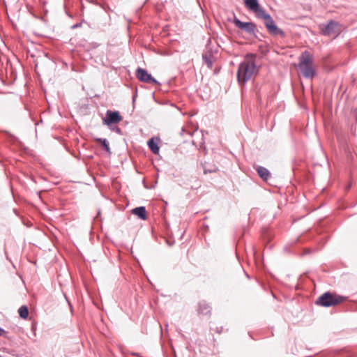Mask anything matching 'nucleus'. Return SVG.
Listing matches in <instances>:
<instances>
[{"label":"nucleus","instance_id":"0eeeda50","mask_svg":"<svg viewBox=\"0 0 357 357\" xmlns=\"http://www.w3.org/2000/svg\"><path fill=\"white\" fill-rule=\"evenodd\" d=\"M123 119L119 112L117 111L107 110L106 116L103 119L105 124L109 126L119 123Z\"/></svg>","mask_w":357,"mask_h":357},{"label":"nucleus","instance_id":"423d86ee","mask_svg":"<svg viewBox=\"0 0 357 357\" xmlns=\"http://www.w3.org/2000/svg\"><path fill=\"white\" fill-rule=\"evenodd\" d=\"M234 24L238 29L244 31L249 34H255L256 31V25L252 22H243L236 17H234L233 20Z\"/></svg>","mask_w":357,"mask_h":357},{"label":"nucleus","instance_id":"f8f14e48","mask_svg":"<svg viewBox=\"0 0 357 357\" xmlns=\"http://www.w3.org/2000/svg\"><path fill=\"white\" fill-rule=\"evenodd\" d=\"M148 146L150 149V150L154 153V154H158L160 148L158 145V143L155 142L153 139V138H151L149 139L147 142Z\"/></svg>","mask_w":357,"mask_h":357},{"label":"nucleus","instance_id":"2eb2a0df","mask_svg":"<svg viewBox=\"0 0 357 357\" xmlns=\"http://www.w3.org/2000/svg\"><path fill=\"white\" fill-rule=\"evenodd\" d=\"M96 140L103 146V148L107 152H110L109 143L106 139L97 138Z\"/></svg>","mask_w":357,"mask_h":357},{"label":"nucleus","instance_id":"4468645a","mask_svg":"<svg viewBox=\"0 0 357 357\" xmlns=\"http://www.w3.org/2000/svg\"><path fill=\"white\" fill-rule=\"evenodd\" d=\"M19 314L22 319H26L29 316L28 307L25 305L21 306L18 310Z\"/></svg>","mask_w":357,"mask_h":357},{"label":"nucleus","instance_id":"9d476101","mask_svg":"<svg viewBox=\"0 0 357 357\" xmlns=\"http://www.w3.org/2000/svg\"><path fill=\"white\" fill-rule=\"evenodd\" d=\"M257 172L259 176L264 181H267L271 176L269 171L264 167L258 166Z\"/></svg>","mask_w":357,"mask_h":357},{"label":"nucleus","instance_id":"20e7f679","mask_svg":"<svg viewBox=\"0 0 357 357\" xmlns=\"http://www.w3.org/2000/svg\"><path fill=\"white\" fill-rule=\"evenodd\" d=\"M345 300L346 297L327 291L321 294L317 298L315 303L320 306L328 307L339 305L343 303Z\"/></svg>","mask_w":357,"mask_h":357},{"label":"nucleus","instance_id":"ddd939ff","mask_svg":"<svg viewBox=\"0 0 357 357\" xmlns=\"http://www.w3.org/2000/svg\"><path fill=\"white\" fill-rule=\"evenodd\" d=\"M199 311L202 314H207L210 312L211 307L208 304H206L205 303H199Z\"/></svg>","mask_w":357,"mask_h":357},{"label":"nucleus","instance_id":"f257e3e1","mask_svg":"<svg viewBox=\"0 0 357 357\" xmlns=\"http://www.w3.org/2000/svg\"><path fill=\"white\" fill-rule=\"evenodd\" d=\"M244 3L245 6L254 13L257 17L264 20V25L270 34L284 37V32L276 26L271 16L265 12L257 0H245Z\"/></svg>","mask_w":357,"mask_h":357},{"label":"nucleus","instance_id":"7ed1b4c3","mask_svg":"<svg viewBox=\"0 0 357 357\" xmlns=\"http://www.w3.org/2000/svg\"><path fill=\"white\" fill-rule=\"evenodd\" d=\"M298 60V67L303 76L305 78H312L316 74L312 54L308 51H305L301 54Z\"/></svg>","mask_w":357,"mask_h":357},{"label":"nucleus","instance_id":"f3484780","mask_svg":"<svg viewBox=\"0 0 357 357\" xmlns=\"http://www.w3.org/2000/svg\"><path fill=\"white\" fill-rule=\"evenodd\" d=\"M6 331L3 328H0V336L4 335Z\"/></svg>","mask_w":357,"mask_h":357},{"label":"nucleus","instance_id":"6e6552de","mask_svg":"<svg viewBox=\"0 0 357 357\" xmlns=\"http://www.w3.org/2000/svg\"><path fill=\"white\" fill-rule=\"evenodd\" d=\"M136 77L141 82H144L145 83H158V82L151 76V74H149L146 70L141 68L137 69Z\"/></svg>","mask_w":357,"mask_h":357},{"label":"nucleus","instance_id":"39448f33","mask_svg":"<svg viewBox=\"0 0 357 357\" xmlns=\"http://www.w3.org/2000/svg\"><path fill=\"white\" fill-rule=\"evenodd\" d=\"M321 33L328 36L335 37L338 35L341 31L339 23L331 20L327 24H321L319 26Z\"/></svg>","mask_w":357,"mask_h":357},{"label":"nucleus","instance_id":"1a4fd4ad","mask_svg":"<svg viewBox=\"0 0 357 357\" xmlns=\"http://www.w3.org/2000/svg\"><path fill=\"white\" fill-rule=\"evenodd\" d=\"M132 214L138 216L142 220H146V212L144 206L136 207L132 211Z\"/></svg>","mask_w":357,"mask_h":357},{"label":"nucleus","instance_id":"9b49d317","mask_svg":"<svg viewBox=\"0 0 357 357\" xmlns=\"http://www.w3.org/2000/svg\"><path fill=\"white\" fill-rule=\"evenodd\" d=\"M202 58H203L204 62L206 63V64L207 65V66L208 68H211L213 66V56L211 54V53L208 52H204L202 54Z\"/></svg>","mask_w":357,"mask_h":357},{"label":"nucleus","instance_id":"f03ea898","mask_svg":"<svg viewBox=\"0 0 357 357\" xmlns=\"http://www.w3.org/2000/svg\"><path fill=\"white\" fill-rule=\"evenodd\" d=\"M257 73V66L253 55L247 56L238 66L237 79L241 84H243L252 79Z\"/></svg>","mask_w":357,"mask_h":357},{"label":"nucleus","instance_id":"dca6fc26","mask_svg":"<svg viewBox=\"0 0 357 357\" xmlns=\"http://www.w3.org/2000/svg\"><path fill=\"white\" fill-rule=\"evenodd\" d=\"M218 169L216 167H214L213 169H207L205 166H204V173L205 174L208 173H213L217 172Z\"/></svg>","mask_w":357,"mask_h":357}]
</instances>
